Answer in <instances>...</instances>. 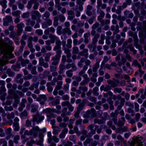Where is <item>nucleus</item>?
Masks as SVG:
<instances>
[{
  "instance_id": "f257e3e1",
  "label": "nucleus",
  "mask_w": 146,
  "mask_h": 146,
  "mask_svg": "<svg viewBox=\"0 0 146 146\" xmlns=\"http://www.w3.org/2000/svg\"><path fill=\"white\" fill-rule=\"evenodd\" d=\"M144 139L142 137L138 136L129 143L130 146H143L142 143Z\"/></svg>"
},
{
  "instance_id": "f03ea898",
  "label": "nucleus",
  "mask_w": 146,
  "mask_h": 146,
  "mask_svg": "<svg viewBox=\"0 0 146 146\" xmlns=\"http://www.w3.org/2000/svg\"><path fill=\"white\" fill-rule=\"evenodd\" d=\"M96 112L95 109L94 108H92L86 112V113L84 115V117L86 118L95 117L96 116Z\"/></svg>"
},
{
  "instance_id": "7ed1b4c3",
  "label": "nucleus",
  "mask_w": 146,
  "mask_h": 146,
  "mask_svg": "<svg viewBox=\"0 0 146 146\" xmlns=\"http://www.w3.org/2000/svg\"><path fill=\"white\" fill-rule=\"evenodd\" d=\"M112 80H107V83L110 85L111 86V87L112 88H115L119 84V80L117 79H116L113 78Z\"/></svg>"
},
{
  "instance_id": "20e7f679",
  "label": "nucleus",
  "mask_w": 146,
  "mask_h": 146,
  "mask_svg": "<svg viewBox=\"0 0 146 146\" xmlns=\"http://www.w3.org/2000/svg\"><path fill=\"white\" fill-rule=\"evenodd\" d=\"M44 116L37 114L33 116L32 121L33 122H36L37 123H39L40 122L44 119Z\"/></svg>"
},
{
  "instance_id": "39448f33",
  "label": "nucleus",
  "mask_w": 146,
  "mask_h": 146,
  "mask_svg": "<svg viewBox=\"0 0 146 146\" xmlns=\"http://www.w3.org/2000/svg\"><path fill=\"white\" fill-rule=\"evenodd\" d=\"M25 27V25L24 23L22 22L17 24V35L19 36L21 34L23 31V28Z\"/></svg>"
},
{
  "instance_id": "423d86ee",
  "label": "nucleus",
  "mask_w": 146,
  "mask_h": 146,
  "mask_svg": "<svg viewBox=\"0 0 146 146\" xmlns=\"http://www.w3.org/2000/svg\"><path fill=\"white\" fill-rule=\"evenodd\" d=\"M3 25L5 26H7L9 23L13 21L12 17L10 16H6L3 19Z\"/></svg>"
},
{
  "instance_id": "0eeeda50",
  "label": "nucleus",
  "mask_w": 146,
  "mask_h": 146,
  "mask_svg": "<svg viewBox=\"0 0 146 146\" xmlns=\"http://www.w3.org/2000/svg\"><path fill=\"white\" fill-rule=\"evenodd\" d=\"M47 98L44 95H39V97L36 98V100L39 101L41 104L43 105L45 103V102Z\"/></svg>"
},
{
  "instance_id": "6e6552de",
  "label": "nucleus",
  "mask_w": 146,
  "mask_h": 146,
  "mask_svg": "<svg viewBox=\"0 0 146 146\" xmlns=\"http://www.w3.org/2000/svg\"><path fill=\"white\" fill-rule=\"evenodd\" d=\"M42 112L44 113H48L49 115H47L48 119L49 120L52 116V108H48L43 110Z\"/></svg>"
},
{
  "instance_id": "1a4fd4ad",
  "label": "nucleus",
  "mask_w": 146,
  "mask_h": 146,
  "mask_svg": "<svg viewBox=\"0 0 146 146\" xmlns=\"http://www.w3.org/2000/svg\"><path fill=\"white\" fill-rule=\"evenodd\" d=\"M128 130V128L127 127H119L117 128L116 130V133H122L123 132L127 131Z\"/></svg>"
},
{
  "instance_id": "9d476101",
  "label": "nucleus",
  "mask_w": 146,
  "mask_h": 146,
  "mask_svg": "<svg viewBox=\"0 0 146 146\" xmlns=\"http://www.w3.org/2000/svg\"><path fill=\"white\" fill-rule=\"evenodd\" d=\"M84 80L81 82L80 84L81 86H83L86 84L87 83L90 82V78L88 77V75L87 74L83 76Z\"/></svg>"
},
{
  "instance_id": "9b49d317",
  "label": "nucleus",
  "mask_w": 146,
  "mask_h": 146,
  "mask_svg": "<svg viewBox=\"0 0 146 146\" xmlns=\"http://www.w3.org/2000/svg\"><path fill=\"white\" fill-rule=\"evenodd\" d=\"M31 130H32L33 135L35 137H36L38 135L37 132H40V129L37 126L34 127Z\"/></svg>"
},
{
  "instance_id": "f8f14e48",
  "label": "nucleus",
  "mask_w": 146,
  "mask_h": 146,
  "mask_svg": "<svg viewBox=\"0 0 146 146\" xmlns=\"http://www.w3.org/2000/svg\"><path fill=\"white\" fill-rule=\"evenodd\" d=\"M19 61L20 62L21 65L23 66H25L27 65L29 62V61L27 59L24 60L21 57H19L18 58Z\"/></svg>"
},
{
  "instance_id": "ddd939ff",
  "label": "nucleus",
  "mask_w": 146,
  "mask_h": 146,
  "mask_svg": "<svg viewBox=\"0 0 146 146\" xmlns=\"http://www.w3.org/2000/svg\"><path fill=\"white\" fill-rule=\"evenodd\" d=\"M68 19L69 20H72L75 17V13L74 12L71 10H68L67 11Z\"/></svg>"
},
{
  "instance_id": "4468645a",
  "label": "nucleus",
  "mask_w": 146,
  "mask_h": 146,
  "mask_svg": "<svg viewBox=\"0 0 146 146\" xmlns=\"http://www.w3.org/2000/svg\"><path fill=\"white\" fill-rule=\"evenodd\" d=\"M88 50L87 49H84L82 51L79 53V54L80 56H84L86 58H87L88 55Z\"/></svg>"
},
{
  "instance_id": "2eb2a0df",
  "label": "nucleus",
  "mask_w": 146,
  "mask_h": 146,
  "mask_svg": "<svg viewBox=\"0 0 146 146\" xmlns=\"http://www.w3.org/2000/svg\"><path fill=\"white\" fill-rule=\"evenodd\" d=\"M101 61L100 59H99L97 60L96 63L94 65L92 68L93 71L94 72H97L98 69L99 68V63Z\"/></svg>"
},
{
  "instance_id": "dca6fc26",
  "label": "nucleus",
  "mask_w": 146,
  "mask_h": 146,
  "mask_svg": "<svg viewBox=\"0 0 146 146\" xmlns=\"http://www.w3.org/2000/svg\"><path fill=\"white\" fill-rule=\"evenodd\" d=\"M68 128L63 129L59 135V137L61 139L64 138L65 137L66 134L68 133Z\"/></svg>"
},
{
  "instance_id": "f3484780",
  "label": "nucleus",
  "mask_w": 146,
  "mask_h": 146,
  "mask_svg": "<svg viewBox=\"0 0 146 146\" xmlns=\"http://www.w3.org/2000/svg\"><path fill=\"white\" fill-rule=\"evenodd\" d=\"M52 127L53 129L52 133L55 135H58V132L60 131L61 130L60 128L58 126H53Z\"/></svg>"
},
{
  "instance_id": "a211bd4d",
  "label": "nucleus",
  "mask_w": 146,
  "mask_h": 146,
  "mask_svg": "<svg viewBox=\"0 0 146 146\" xmlns=\"http://www.w3.org/2000/svg\"><path fill=\"white\" fill-rule=\"evenodd\" d=\"M94 141L92 138H87L84 142L83 144L85 146H87L88 144H91V145Z\"/></svg>"
},
{
  "instance_id": "6ab92c4d",
  "label": "nucleus",
  "mask_w": 146,
  "mask_h": 146,
  "mask_svg": "<svg viewBox=\"0 0 146 146\" xmlns=\"http://www.w3.org/2000/svg\"><path fill=\"white\" fill-rule=\"evenodd\" d=\"M55 6L57 8L58 11H61V13L63 14H64L66 12V9L65 7H62L60 5H56Z\"/></svg>"
},
{
  "instance_id": "aec40b11",
  "label": "nucleus",
  "mask_w": 146,
  "mask_h": 146,
  "mask_svg": "<svg viewBox=\"0 0 146 146\" xmlns=\"http://www.w3.org/2000/svg\"><path fill=\"white\" fill-rule=\"evenodd\" d=\"M39 83V82H37L36 83H33L29 87V89L33 91L34 88L37 89L38 88Z\"/></svg>"
},
{
  "instance_id": "412c9836",
  "label": "nucleus",
  "mask_w": 146,
  "mask_h": 146,
  "mask_svg": "<svg viewBox=\"0 0 146 146\" xmlns=\"http://www.w3.org/2000/svg\"><path fill=\"white\" fill-rule=\"evenodd\" d=\"M60 58L54 56L52 58V60L53 62L52 63V64L53 65H56L58 64Z\"/></svg>"
},
{
  "instance_id": "4be33fe9",
  "label": "nucleus",
  "mask_w": 146,
  "mask_h": 146,
  "mask_svg": "<svg viewBox=\"0 0 146 146\" xmlns=\"http://www.w3.org/2000/svg\"><path fill=\"white\" fill-rule=\"evenodd\" d=\"M52 54L51 52H48L43 54L45 60L46 62H48L49 61L50 57Z\"/></svg>"
},
{
  "instance_id": "5701e85b",
  "label": "nucleus",
  "mask_w": 146,
  "mask_h": 146,
  "mask_svg": "<svg viewBox=\"0 0 146 146\" xmlns=\"http://www.w3.org/2000/svg\"><path fill=\"white\" fill-rule=\"evenodd\" d=\"M100 37V35L97 33L94 36L92 39V44H95L98 41V39Z\"/></svg>"
},
{
  "instance_id": "b1692460",
  "label": "nucleus",
  "mask_w": 146,
  "mask_h": 146,
  "mask_svg": "<svg viewBox=\"0 0 146 146\" xmlns=\"http://www.w3.org/2000/svg\"><path fill=\"white\" fill-rule=\"evenodd\" d=\"M56 45L54 48L53 50L55 51L56 50L59 49L61 45V41L59 40H57L56 42Z\"/></svg>"
},
{
  "instance_id": "393cba45",
  "label": "nucleus",
  "mask_w": 146,
  "mask_h": 146,
  "mask_svg": "<svg viewBox=\"0 0 146 146\" xmlns=\"http://www.w3.org/2000/svg\"><path fill=\"white\" fill-rule=\"evenodd\" d=\"M76 3L77 5H79V8L80 11H82L83 10V7L82 4V1L81 0H76Z\"/></svg>"
},
{
  "instance_id": "a878e982",
  "label": "nucleus",
  "mask_w": 146,
  "mask_h": 146,
  "mask_svg": "<svg viewBox=\"0 0 146 146\" xmlns=\"http://www.w3.org/2000/svg\"><path fill=\"white\" fill-rule=\"evenodd\" d=\"M14 97L15 101L13 106L14 108H16L17 106V105L19 103V101L17 96L15 95Z\"/></svg>"
},
{
  "instance_id": "bb28decb",
  "label": "nucleus",
  "mask_w": 146,
  "mask_h": 146,
  "mask_svg": "<svg viewBox=\"0 0 146 146\" xmlns=\"http://www.w3.org/2000/svg\"><path fill=\"white\" fill-rule=\"evenodd\" d=\"M126 61V59L125 58H123L120 61H119L117 63L118 66L120 67L122 65H124Z\"/></svg>"
},
{
  "instance_id": "cd10ccee",
  "label": "nucleus",
  "mask_w": 146,
  "mask_h": 146,
  "mask_svg": "<svg viewBox=\"0 0 146 146\" xmlns=\"http://www.w3.org/2000/svg\"><path fill=\"white\" fill-rule=\"evenodd\" d=\"M63 84L62 82V81H58L57 83V85L55 88L60 90L62 88V85Z\"/></svg>"
},
{
  "instance_id": "c85d7f7f",
  "label": "nucleus",
  "mask_w": 146,
  "mask_h": 146,
  "mask_svg": "<svg viewBox=\"0 0 146 146\" xmlns=\"http://www.w3.org/2000/svg\"><path fill=\"white\" fill-rule=\"evenodd\" d=\"M7 1L6 0H3L0 1V5H1L3 9H5L7 7Z\"/></svg>"
},
{
  "instance_id": "c756f323",
  "label": "nucleus",
  "mask_w": 146,
  "mask_h": 146,
  "mask_svg": "<svg viewBox=\"0 0 146 146\" xmlns=\"http://www.w3.org/2000/svg\"><path fill=\"white\" fill-rule=\"evenodd\" d=\"M59 103V100L58 99H56L55 101H52L50 102L49 103V104L50 106H54L58 104Z\"/></svg>"
},
{
  "instance_id": "7c9ffc66",
  "label": "nucleus",
  "mask_w": 146,
  "mask_h": 146,
  "mask_svg": "<svg viewBox=\"0 0 146 146\" xmlns=\"http://www.w3.org/2000/svg\"><path fill=\"white\" fill-rule=\"evenodd\" d=\"M64 50L65 53L66 54V57L67 58H70L71 56V54L70 52V50L66 48H65Z\"/></svg>"
},
{
  "instance_id": "2f4dec72",
  "label": "nucleus",
  "mask_w": 146,
  "mask_h": 146,
  "mask_svg": "<svg viewBox=\"0 0 146 146\" xmlns=\"http://www.w3.org/2000/svg\"><path fill=\"white\" fill-rule=\"evenodd\" d=\"M62 142L64 146H72L73 145V143L69 141H67L66 142H64V141H63Z\"/></svg>"
},
{
  "instance_id": "473e14b6",
  "label": "nucleus",
  "mask_w": 146,
  "mask_h": 146,
  "mask_svg": "<svg viewBox=\"0 0 146 146\" xmlns=\"http://www.w3.org/2000/svg\"><path fill=\"white\" fill-rule=\"evenodd\" d=\"M79 90L77 92V93L79 94H80L81 93V91H80L82 90L83 92H86L88 90V88L86 86H80L79 88Z\"/></svg>"
},
{
  "instance_id": "72a5a7b5",
  "label": "nucleus",
  "mask_w": 146,
  "mask_h": 146,
  "mask_svg": "<svg viewBox=\"0 0 146 146\" xmlns=\"http://www.w3.org/2000/svg\"><path fill=\"white\" fill-rule=\"evenodd\" d=\"M15 117V113L13 112L8 113L7 114V118L8 119H13Z\"/></svg>"
},
{
  "instance_id": "f704fd0d",
  "label": "nucleus",
  "mask_w": 146,
  "mask_h": 146,
  "mask_svg": "<svg viewBox=\"0 0 146 146\" xmlns=\"http://www.w3.org/2000/svg\"><path fill=\"white\" fill-rule=\"evenodd\" d=\"M110 59V56L108 57L107 56H105L104 57L103 60L102 62L101 65L104 66L105 63L107 62Z\"/></svg>"
},
{
  "instance_id": "c9c22d12",
  "label": "nucleus",
  "mask_w": 146,
  "mask_h": 146,
  "mask_svg": "<svg viewBox=\"0 0 146 146\" xmlns=\"http://www.w3.org/2000/svg\"><path fill=\"white\" fill-rule=\"evenodd\" d=\"M50 37L51 39V43H54L55 40L56 41L57 40H59L58 37L53 35H50Z\"/></svg>"
},
{
  "instance_id": "e433bc0d",
  "label": "nucleus",
  "mask_w": 146,
  "mask_h": 146,
  "mask_svg": "<svg viewBox=\"0 0 146 146\" xmlns=\"http://www.w3.org/2000/svg\"><path fill=\"white\" fill-rule=\"evenodd\" d=\"M32 1H33V3H34V5L33 7V9L34 10L37 9L39 5V3L36 0H33Z\"/></svg>"
},
{
  "instance_id": "4c0bfd02",
  "label": "nucleus",
  "mask_w": 146,
  "mask_h": 146,
  "mask_svg": "<svg viewBox=\"0 0 146 146\" xmlns=\"http://www.w3.org/2000/svg\"><path fill=\"white\" fill-rule=\"evenodd\" d=\"M46 86L47 87V90L49 92H51L53 90V88L51 86V84L49 82H48L46 84Z\"/></svg>"
},
{
  "instance_id": "58836bf2",
  "label": "nucleus",
  "mask_w": 146,
  "mask_h": 146,
  "mask_svg": "<svg viewBox=\"0 0 146 146\" xmlns=\"http://www.w3.org/2000/svg\"><path fill=\"white\" fill-rule=\"evenodd\" d=\"M48 139V143H50L52 142V136L51 132L49 131L47 133Z\"/></svg>"
},
{
  "instance_id": "ea45409f",
  "label": "nucleus",
  "mask_w": 146,
  "mask_h": 146,
  "mask_svg": "<svg viewBox=\"0 0 146 146\" xmlns=\"http://www.w3.org/2000/svg\"><path fill=\"white\" fill-rule=\"evenodd\" d=\"M31 107L32 108L31 111L32 112H35L38 109V106L36 104H33Z\"/></svg>"
},
{
  "instance_id": "a19ab883",
  "label": "nucleus",
  "mask_w": 146,
  "mask_h": 146,
  "mask_svg": "<svg viewBox=\"0 0 146 146\" xmlns=\"http://www.w3.org/2000/svg\"><path fill=\"white\" fill-rule=\"evenodd\" d=\"M84 106V103H80L79 104L78 107L77 108V111L80 112L83 110Z\"/></svg>"
},
{
  "instance_id": "79ce46f5",
  "label": "nucleus",
  "mask_w": 146,
  "mask_h": 146,
  "mask_svg": "<svg viewBox=\"0 0 146 146\" xmlns=\"http://www.w3.org/2000/svg\"><path fill=\"white\" fill-rule=\"evenodd\" d=\"M22 88V86L21 85H18V89L19 90H22V91L23 92H25L28 91V88H24L23 89Z\"/></svg>"
},
{
  "instance_id": "37998d69",
  "label": "nucleus",
  "mask_w": 146,
  "mask_h": 146,
  "mask_svg": "<svg viewBox=\"0 0 146 146\" xmlns=\"http://www.w3.org/2000/svg\"><path fill=\"white\" fill-rule=\"evenodd\" d=\"M143 27H144V31L142 33V35L146 37V21L143 22Z\"/></svg>"
},
{
  "instance_id": "c03bdc74",
  "label": "nucleus",
  "mask_w": 146,
  "mask_h": 146,
  "mask_svg": "<svg viewBox=\"0 0 146 146\" xmlns=\"http://www.w3.org/2000/svg\"><path fill=\"white\" fill-rule=\"evenodd\" d=\"M121 58V60L123 58H125L124 56L121 53H119L118 55L116 56L115 58V60H119Z\"/></svg>"
},
{
  "instance_id": "a18cd8bd",
  "label": "nucleus",
  "mask_w": 146,
  "mask_h": 146,
  "mask_svg": "<svg viewBox=\"0 0 146 146\" xmlns=\"http://www.w3.org/2000/svg\"><path fill=\"white\" fill-rule=\"evenodd\" d=\"M4 43L7 45H12L13 42L11 41H10L8 38H5L4 39Z\"/></svg>"
},
{
  "instance_id": "49530a36",
  "label": "nucleus",
  "mask_w": 146,
  "mask_h": 146,
  "mask_svg": "<svg viewBox=\"0 0 146 146\" xmlns=\"http://www.w3.org/2000/svg\"><path fill=\"white\" fill-rule=\"evenodd\" d=\"M117 139L119 140L121 142H123L124 143H125V140L124 139L121 135H118L117 136Z\"/></svg>"
},
{
  "instance_id": "de8ad7c7",
  "label": "nucleus",
  "mask_w": 146,
  "mask_h": 146,
  "mask_svg": "<svg viewBox=\"0 0 146 146\" xmlns=\"http://www.w3.org/2000/svg\"><path fill=\"white\" fill-rule=\"evenodd\" d=\"M6 72L10 76H13L15 75L14 72L11 71L9 69H7Z\"/></svg>"
},
{
  "instance_id": "09e8293b",
  "label": "nucleus",
  "mask_w": 146,
  "mask_h": 146,
  "mask_svg": "<svg viewBox=\"0 0 146 146\" xmlns=\"http://www.w3.org/2000/svg\"><path fill=\"white\" fill-rule=\"evenodd\" d=\"M20 12L19 11H17L12 12V14L13 16L17 17H20Z\"/></svg>"
},
{
  "instance_id": "8fccbe9b",
  "label": "nucleus",
  "mask_w": 146,
  "mask_h": 146,
  "mask_svg": "<svg viewBox=\"0 0 146 146\" xmlns=\"http://www.w3.org/2000/svg\"><path fill=\"white\" fill-rule=\"evenodd\" d=\"M74 121V120L72 119H70L69 120L68 125L70 129H72L73 128L72 124H73Z\"/></svg>"
},
{
  "instance_id": "3c124183",
  "label": "nucleus",
  "mask_w": 146,
  "mask_h": 146,
  "mask_svg": "<svg viewBox=\"0 0 146 146\" xmlns=\"http://www.w3.org/2000/svg\"><path fill=\"white\" fill-rule=\"evenodd\" d=\"M98 88L97 87H94L93 89V93L94 95L95 96H98L99 93L98 92Z\"/></svg>"
},
{
  "instance_id": "603ef678",
  "label": "nucleus",
  "mask_w": 146,
  "mask_h": 146,
  "mask_svg": "<svg viewBox=\"0 0 146 146\" xmlns=\"http://www.w3.org/2000/svg\"><path fill=\"white\" fill-rule=\"evenodd\" d=\"M13 126L15 127L14 130L15 131H18L19 129V123H14Z\"/></svg>"
},
{
  "instance_id": "864d4df0",
  "label": "nucleus",
  "mask_w": 146,
  "mask_h": 146,
  "mask_svg": "<svg viewBox=\"0 0 146 146\" xmlns=\"http://www.w3.org/2000/svg\"><path fill=\"white\" fill-rule=\"evenodd\" d=\"M74 131L77 135H80L81 134V132L79 131L78 129L77 126H76L74 127Z\"/></svg>"
},
{
  "instance_id": "5fc2aeb1",
  "label": "nucleus",
  "mask_w": 146,
  "mask_h": 146,
  "mask_svg": "<svg viewBox=\"0 0 146 146\" xmlns=\"http://www.w3.org/2000/svg\"><path fill=\"white\" fill-rule=\"evenodd\" d=\"M127 48L130 49V50L134 54H136V51L134 49V48L133 46L132 45H129L128 46Z\"/></svg>"
},
{
  "instance_id": "6e6d98bb",
  "label": "nucleus",
  "mask_w": 146,
  "mask_h": 146,
  "mask_svg": "<svg viewBox=\"0 0 146 146\" xmlns=\"http://www.w3.org/2000/svg\"><path fill=\"white\" fill-rule=\"evenodd\" d=\"M50 15V13L46 11L45 12L44 14L42 15V17L43 18L45 17L46 19H47L49 17Z\"/></svg>"
},
{
  "instance_id": "4d7b16f0",
  "label": "nucleus",
  "mask_w": 146,
  "mask_h": 146,
  "mask_svg": "<svg viewBox=\"0 0 146 146\" xmlns=\"http://www.w3.org/2000/svg\"><path fill=\"white\" fill-rule=\"evenodd\" d=\"M80 127L82 129V131L81 132V133H82L84 135H85L87 133V131L84 129L85 127L83 125H81Z\"/></svg>"
},
{
  "instance_id": "13d9d810",
  "label": "nucleus",
  "mask_w": 146,
  "mask_h": 146,
  "mask_svg": "<svg viewBox=\"0 0 146 146\" xmlns=\"http://www.w3.org/2000/svg\"><path fill=\"white\" fill-rule=\"evenodd\" d=\"M104 66L101 65L100 68L98 70L99 75L100 76H102L104 74V71L103 70V68Z\"/></svg>"
},
{
  "instance_id": "bf43d9fd",
  "label": "nucleus",
  "mask_w": 146,
  "mask_h": 146,
  "mask_svg": "<svg viewBox=\"0 0 146 146\" xmlns=\"http://www.w3.org/2000/svg\"><path fill=\"white\" fill-rule=\"evenodd\" d=\"M97 13H99L100 14V15L101 16L103 17H104L105 14L104 12L101 9H99L98 10H97Z\"/></svg>"
},
{
  "instance_id": "052dcab7",
  "label": "nucleus",
  "mask_w": 146,
  "mask_h": 146,
  "mask_svg": "<svg viewBox=\"0 0 146 146\" xmlns=\"http://www.w3.org/2000/svg\"><path fill=\"white\" fill-rule=\"evenodd\" d=\"M132 65H134L135 66H137L138 67H141V66L140 64L138 63L137 60H135L133 62Z\"/></svg>"
},
{
  "instance_id": "680f3d73",
  "label": "nucleus",
  "mask_w": 146,
  "mask_h": 146,
  "mask_svg": "<svg viewBox=\"0 0 146 146\" xmlns=\"http://www.w3.org/2000/svg\"><path fill=\"white\" fill-rule=\"evenodd\" d=\"M72 72L73 70H70L67 71L66 73L67 76L69 77H72L73 75Z\"/></svg>"
},
{
  "instance_id": "e2e57ef3",
  "label": "nucleus",
  "mask_w": 146,
  "mask_h": 146,
  "mask_svg": "<svg viewBox=\"0 0 146 146\" xmlns=\"http://www.w3.org/2000/svg\"><path fill=\"white\" fill-rule=\"evenodd\" d=\"M4 109L5 110L7 111H11L13 110V108L11 106H5L4 107Z\"/></svg>"
},
{
  "instance_id": "0e129e2a",
  "label": "nucleus",
  "mask_w": 146,
  "mask_h": 146,
  "mask_svg": "<svg viewBox=\"0 0 146 146\" xmlns=\"http://www.w3.org/2000/svg\"><path fill=\"white\" fill-rule=\"evenodd\" d=\"M72 43V40L69 39L67 40V43L66 45L67 47L69 48H71L72 47L71 44Z\"/></svg>"
},
{
  "instance_id": "69168bd1",
  "label": "nucleus",
  "mask_w": 146,
  "mask_h": 146,
  "mask_svg": "<svg viewBox=\"0 0 146 146\" xmlns=\"http://www.w3.org/2000/svg\"><path fill=\"white\" fill-rule=\"evenodd\" d=\"M31 13H33L35 15L38 17H41V15H40L39 13L37 11H33L31 12Z\"/></svg>"
},
{
  "instance_id": "338daca9",
  "label": "nucleus",
  "mask_w": 146,
  "mask_h": 146,
  "mask_svg": "<svg viewBox=\"0 0 146 146\" xmlns=\"http://www.w3.org/2000/svg\"><path fill=\"white\" fill-rule=\"evenodd\" d=\"M94 123H98L99 124H100L103 123V121L101 119H99L97 118H95L94 120Z\"/></svg>"
},
{
  "instance_id": "774afa93",
  "label": "nucleus",
  "mask_w": 146,
  "mask_h": 146,
  "mask_svg": "<svg viewBox=\"0 0 146 146\" xmlns=\"http://www.w3.org/2000/svg\"><path fill=\"white\" fill-rule=\"evenodd\" d=\"M87 98L88 99L92 102H94V103H96V99L94 97L89 96Z\"/></svg>"
}]
</instances>
